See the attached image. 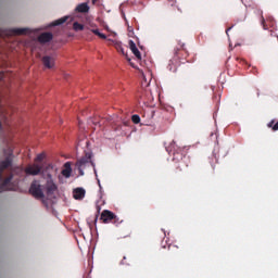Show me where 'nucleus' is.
<instances>
[{
    "label": "nucleus",
    "mask_w": 278,
    "mask_h": 278,
    "mask_svg": "<svg viewBox=\"0 0 278 278\" xmlns=\"http://www.w3.org/2000/svg\"><path fill=\"white\" fill-rule=\"evenodd\" d=\"M100 220H102L104 225L112 223L113 225H115V227H118V225L123 223V219L118 218L116 214H114L112 211H109V210L102 211L100 215Z\"/></svg>",
    "instance_id": "obj_4"
},
{
    "label": "nucleus",
    "mask_w": 278,
    "mask_h": 278,
    "mask_svg": "<svg viewBox=\"0 0 278 278\" xmlns=\"http://www.w3.org/2000/svg\"><path fill=\"white\" fill-rule=\"evenodd\" d=\"M10 166H12V159L10 157H7L0 163V181H3V170H5V168H10Z\"/></svg>",
    "instance_id": "obj_9"
},
{
    "label": "nucleus",
    "mask_w": 278,
    "mask_h": 278,
    "mask_svg": "<svg viewBox=\"0 0 278 278\" xmlns=\"http://www.w3.org/2000/svg\"><path fill=\"white\" fill-rule=\"evenodd\" d=\"M131 121L135 125H138L140 123V115H132Z\"/></svg>",
    "instance_id": "obj_23"
},
{
    "label": "nucleus",
    "mask_w": 278,
    "mask_h": 278,
    "mask_svg": "<svg viewBox=\"0 0 278 278\" xmlns=\"http://www.w3.org/2000/svg\"><path fill=\"white\" fill-rule=\"evenodd\" d=\"M153 116H155V111L151 112V118H153Z\"/></svg>",
    "instance_id": "obj_31"
},
{
    "label": "nucleus",
    "mask_w": 278,
    "mask_h": 278,
    "mask_svg": "<svg viewBox=\"0 0 278 278\" xmlns=\"http://www.w3.org/2000/svg\"><path fill=\"white\" fill-rule=\"evenodd\" d=\"M53 40V34L51 33H42L38 36V42L41 45H47V42H51Z\"/></svg>",
    "instance_id": "obj_10"
},
{
    "label": "nucleus",
    "mask_w": 278,
    "mask_h": 278,
    "mask_svg": "<svg viewBox=\"0 0 278 278\" xmlns=\"http://www.w3.org/2000/svg\"><path fill=\"white\" fill-rule=\"evenodd\" d=\"M25 173L26 175H33V176L40 175V173H42V166L38 164L28 165L25 168Z\"/></svg>",
    "instance_id": "obj_7"
},
{
    "label": "nucleus",
    "mask_w": 278,
    "mask_h": 278,
    "mask_svg": "<svg viewBox=\"0 0 278 278\" xmlns=\"http://www.w3.org/2000/svg\"><path fill=\"white\" fill-rule=\"evenodd\" d=\"M188 49H186L185 43H178V46L174 49V56L170 59L168 68L173 73L177 71V66L179 64H186V60H188Z\"/></svg>",
    "instance_id": "obj_2"
},
{
    "label": "nucleus",
    "mask_w": 278,
    "mask_h": 278,
    "mask_svg": "<svg viewBox=\"0 0 278 278\" xmlns=\"http://www.w3.org/2000/svg\"><path fill=\"white\" fill-rule=\"evenodd\" d=\"M75 12L78 14H88L90 12V5H88V2H83L76 5Z\"/></svg>",
    "instance_id": "obj_11"
},
{
    "label": "nucleus",
    "mask_w": 278,
    "mask_h": 278,
    "mask_svg": "<svg viewBox=\"0 0 278 278\" xmlns=\"http://www.w3.org/2000/svg\"><path fill=\"white\" fill-rule=\"evenodd\" d=\"M73 173V167H71V162H66L64 164V168L61 172V175L65 177V179H68Z\"/></svg>",
    "instance_id": "obj_15"
},
{
    "label": "nucleus",
    "mask_w": 278,
    "mask_h": 278,
    "mask_svg": "<svg viewBox=\"0 0 278 278\" xmlns=\"http://www.w3.org/2000/svg\"><path fill=\"white\" fill-rule=\"evenodd\" d=\"M166 151L173 153V162L178 164L176 167V173H181L182 164L188 166V163L190 162V159L186 156V148H181L177 146L175 141H172L166 148Z\"/></svg>",
    "instance_id": "obj_1"
},
{
    "label": "nucleus",
    "mask_w": 278,
    "mask_h": 278,
    "mask_svg": "<svg viewBox=\"0 0 278 278\" xmlns=\"http://www.w3.org/2000/svg\"><path fill=\"white\" fill-rule=\"evenodd\" d=\"M247 21V11L243 12V14H241V16L238 18V23H242Z\"/></svg>",
    "instance_id": "obj_24"
},
{
    "label": "nucleus",
    "mask_w": 278,
    "mask_h": 278,
    "mask_svg": "<svg viewBox=\"0 0 278 278\" xmlns=\"http://www.w3.org/2000/svg\"><path fill=\"white\" fill-rule=\"evenodd\" d=\"M141 100L144 102L147 101V98H144V94L141 96Z\"/></svg>",
    "instance_id": "obj_30"
},
{
    "label": "nucleus",
    "mask_w": 278,
    "mask_h": 278,
    "mask_svg": "<svg viewBox=\"0 0 278 278\" xmlns=\"http://www.w3.org/2000/svg\"><path fill=\"white\" fill-rule=\"evenodd\" d=\"M46 190H47V194L49 197L51 194H54L55 190H58V186L53 181H48L46 185Z\"/></svg>",
    "instance_id": "obj_17"
},
{
    "label": "nucleus",
    "mask_w": 278,
    "mask_h": 278,
    "mask_svg": "<svg viewBox=\"0 0 278 278\" xmlns=\"http://www.w3.org/2000/svg\"><path fill=\"white\" fill-rule=\"evenodd\" d=\"M178 11H180V12H181V10H179V9H178Z\"/></svg>",
    "instance_id": "obj_36"
},
{
    "label": "nucleus",
    "mask_w": 278,
    "mask_h": 278,
    "mask_svg": "<svg viewBox=\"0 0 278 278\" xmlns=\"http://www.w3.org/2000/svg\"><path fill=\"white\" fill-rule=\"evenodd\" d=\"M114 47H115L116 51H118V53L125 55L126 59L128 60V62L134 66L131 59H129V56H127V53H125V48H123V45H121V42H118V41H115Z\"/></svg>",
    "instance_id": "obj_16"
},
{
    "label": "nucleus",
    "mask_w": 278,
    "mask_h": 278,
    "mask_svg": "<svg viewBox=\"0 0 278 278\" xmlns=\"http://www.w3.org/2000/svg\"><path fill=\"white\" fill-rule=\"evenodd\" d=\"M231 28H232V26H230V27H228V28L226 29L227 36H229V31H231Z\"/></svg>",
    "instance_id": "obj_26"
},
{
    "label": "nucleus",
    "mask_w": 278,
    "mask_h": 278,
    "mask_svg": "<svg viewBox=\"0 0 278 278\" xmlns=\"http://www.w3.org/2000/svg\"><path fill=\"white\" fill-rule=\"evenodd\" d=\"M73 29L74 31H84V25L78 22H74Z\"/></svg>",
    "instance_id": "obj_21"
},
{
    "label": "nucleus",
    "mask_w": 278,
    "mask_h": 278,
    "mask_svg": "<svg viewBox=\"0 0 278 278\" xmlns=\"http://www.w3.org/2000/svg\"><path fill=\"white\" fill-rule=\"evenodd\" d=\"M173 249H177V245H174Z\"/></svg>",
    "instance_id": "obj_33"
},
{
    "label": "nucleus",
    "mask_w": 278,
    "mask_h": 278,
    "mask_svg": "<svg viewBox=\"0 0 278 278\" xmlns=\"http://www.w3.org/2000/svg\"><path fill=\"white\" fill-rule=\"evenodd\" d=\"M97 1H99V0H92L93 5L97 3Z\"/></svg>",
    "instance_id": "obj_32"
},
{
    "label": "nucleus",
    "mask_w": 278,
    "mask_h": 278,
    "mask_svg": "<svg viewBox=\"0 0 278 278\" xmlns=\"http://www.w3.org/2000/svg\"><path fill=\"white\" fill-rule=\"evenodd\" d=\"M100 210H101V208L98 206V212H100Z\"/></svg>",
    "instance_id": "obj_34"
},
{
    "label": "nucleus",
    "mask_w": 278,
    "mask_h": 278,
    "mask_svg": "<svg viewBox=\"0 0 278 278\" xmlns=\"http://www.w3.org/2000/svg\"><path fill=\"white\" fill-rule=\"evenodd\" d=\"M45 160V154H38L37 157L35 159V162H42Z\"/></svg>",
    "instance_id": "obj_25"
},
{
    "label": "nucleus",
    "mask_w": 278,
    "mask_h": 278,
    "mask_svg": "<svg viewBox=\"0 0 278 278\" xmlns=\"http://www.w3.org/2000/svg\"><path fill=\"white\" fill-rule=\"evenodd\" d=\"M91 31L92 34H94V36H98V38H101L102 40H108V36L99 31V29H91Z\"/></svg>",
    "instance_id": "obj_20"
},
{
    "label": "nucleus",
    "mask_w": 278,
    "mask_h": 278,
    "mask_svg": "<svg viewBox=\"0 0 278 278\" xmlns=\"http://www.w3.org/2000/svg\"><path fill=\"white\" fill-rule=\"evenodd\" d=\"M128 45L130 51L134 53L137 60H142V54L140 53V50H138V47H136V42H134V40H129Z\"/></svg>",
    "instance_id": "obj_13"
},
{
    "label": "nucleus",
    "mask_w": 278,
    "mask_h": 278,
    "mask_svg": "<svg viewBox=\"0 0 278 278\" xmlns=\"http://www.w3.org/2000/svg\"><path fill=\"white\" fill-rule=\"evenodd\" d=\"M262 25H263V29H268V27H271L273 29H275V18L273 17H267L266 20L264 18V16H262Z\"/></svg>",
    "instance_id": "obj_12"
},
{
    "label": "nucleus",
    "mask_w": 278,
    "mask_h": 278,
    "mask_svg": "<svg viewBox=\"0 0 278 278\" xmlns=\"http://www.w3.org/2000/svg\"><path fill=\"white\" fill-rule=\"evenodd\" d=\"M73 197L76 201H81L86 197V190L84 188H76L73 191Z\"/></svg>",
    "instance_id": "obj_14"
},
{
    "label": "nucleus",
    "mask_w": 278,
    "mask_h": 278,
    "mask_svg": "<svg viewBox=\"0 0 278 278\" xmlns=\"http://www.w3.org/2000/svg\"><path fill=\"white\" fill-rule=\"evenodd\" d=\"M148 101H151V93L150 94H146Z\"/></svg>",
    "instance_id": "obj_29"
},
{
    "label": "nucleus",
    "mask_w": 278,
    "mask_h": 278,
    "mask_svg": "<svg viewBox=\"0 0 278 278\" xmlns=\"http://www.w3.org/2000/svg\"><path fill=\"white\" fill-rule=\"evenodd\" d=\"M29 192L35 197V199H45V192H42V187L38 180H34L31 182Z\"/></svg>",
    "instance_id": "obj_5"
},
{
    "label": "nucleus",
    "mask_w": 278,
    "mask_h": 278,
    "mask_svg": "<svg viewBox=\"0 0 278 278\" xmlns=\"http://www.w3.org/2000/svg\"><path fill=\"white\" fill-rule=\"evenodd\" d=\"M11 34L13 36H26V34H29V28H12Z\"/></svg>",
    "instance_id": "obj_18"
},
{
    "label": "nucleus",
    "mask_w": 278,
    "mask_h": 278,
    "mask_svg": "<svg viewBox=\"0 0 278 278\" xmlns=\"http://www.w3.org/2000/svg\"><path fill=\"white\" fill-rule=\"evenodd\" d=\"M142 86H149V83H147V80L144 79V81H142Z\"/></svg>",
    "instance_id": "obj_28"
},
{
    "label": "nucleus",
    "mask_w": 278,
    "mask_h": 278,
    "mask_svg": "<svg viewBox=\"0 0 278 278\" xmlns=\"http://www.w3.org/2000/svg\"><path fill=\"white\" fill-rule=\"evenodd\" d=\"M12 179H14V176L11 174L9 177H7L2 184L0 185V192L5 191H14L16 190V185L12 182Z\"/></svg>",
    "instance_id": "obj_6"
},
{
    "label": "nucleus",
    "mask_w": 278,
    "mask_h": 278,
    "mask_svg": "<svg viewBox=\"0 0 278 278\" xmlns=\"http://www.w3.org/2000/svg\"><path fill=\"white\" fill-rule=\"evenodd\" d=\"M76 166L79 170V175L81 176H84V170H86V168H89V166L94 168V162H92V153L86 152L83 157L77 160Z\"/></svg>",
    "instance_id": "obj_3"
},
{
    "label": "nucleus",
    "mask_w": 278,
    "mask_h": 278,
    "mask_svg": "<svg viewBox=\"0 0 278 278\" xmlns=\"http://www.w3.org/2000/svg\"><path fill=\"white\" fill-rule=\"evenodd\" d=\"M275 121H271L267 127H271L274 131H278V122L274 125ZM274 125V126H273Z\"/></svg>",
    "instance_id": "obj_22"
},
{
    "label": "nucleus",
    "mask_w": 278,
    "mask_h": 278,
    "mask_svg": "<svg viewBox=\"0 0 278 278\" xmlns=\"http://www.w3.org/2000/svg\"><path fill=\"white\" fill-rule=\"evenodd\" d=\"M147 92V94H151V93H149L148 91H146Z\"/></svg>",
    "instance_id": "obj_35"
},
{
    "label": "nucleus",
    "mask_w": 278,
    "mask_h": 278,
    "mask_svg": "<svg viewBox=\"0 0 278 278\" xmlns=\"http://www.w3.org/2000/svg\"><path fill=\"white\" fill-rule=\"evenodd\" d=\"M41 62L46 68H53V66H55V58L50 55H45Z\"/></svg>",
    "instance_id": "obj_8"
},
{
    "label": "nucleus",
    "mask_w": 278,
    "mask_h": 278,
    "mask_svg": "<svg viewBox=\"0 0 278 278\" xmlns=\"http://www.w3.org/2000/svg\"><path fill=\"white\" fill-rule=\"evenodd\" d=\"M67 21H68V16H63V17L52 22L51 26L52 27H58V25H64V23H66Z\"/></svg>",
    "instance_id": "obj_19"
},
{
    "label": "nucleus",
    "mask_w": 278,
    "mask_h": 278,
    "mask_svg": "<svg viewBox=\"0 0 278 278\" xmlns=\"http://www.w3.org/2000/svg\"><path fill=\"white\" fill-rule=\"evenodd\" d=\"M179 8H177V5H175V4H172V10H178Z\"/></svg>",
    "instance_id": "obj_27"
}]
</instances>
